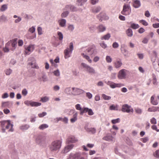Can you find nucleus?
<instances>
[{"mask_svg":"<svg viewBox=\"0 0 159 159\" xmlns=\"http://www.w3.org/2000/svg\"><path fill=\"white\" fill-rule=\"evenodd\" d=\"M48 127V125L46 124H43L41 125L39 127V128L40 130H43L47 128Z\"/></svg>","mask_w":159,"mask_h":159,"instance_id":"nucleus-30","label":"nucleus"},{"mask_svg":"<svg viewBox=\"0 0 159 159\" xmlns=\"http://www.w3.org/2000/svg\"><path fill=\"white\" fill-rule=\"evenodd\" d=\"M148 111L149 112L159 111V107H158L152 106L148 108Z\"/></svg>","mask_w":159,"mask_h":159,"instance_id":"nucleus-19","label":"nucleus"},{"mask_svg":"<svg viewBox=\"0 0 159 159\" xmlns=\"http://www.w3.org/2000/svg\"><path fill=\"white\" fill-rule=\"evenodd\" d=\"M150 122L151 124H156L157 123L156 120L154 118H152L151 119Z\"/></svg>","mask_w":159,"mask_h":159,"instance_id":"nucleus-52","label":"nucleus"},{"mask_svg":"<svg viewBox=\"0 0 159 159\" xmlns=\"http://www.w3.org/2000/svg\"><path fill=\"white\" fill-rule=\"evenodd\" d=\"M57 34L59 37V40H62L63 38V35L62 33L60 32H58Z\"/></svg>","mask_w":159,"mask_h":159,"instance_id":"nucleus-40","label":"nucleus"},{"mask_svg":"<svg viewBox=\"0 0 159 159\" xmlns=\"http://www.w3.org/2000/svg\"><path fill=\"white\" fill-rule=\"evenodd\" d=\"M101 8L100 7H94L92 9V11L94 13H97L100 11Z\"/></svg>","mask_w":159,"mask_h":159,"instance_id":"nucleus-25","label":"nucleus"},{"mask_svg":"<svg viewBox=\"0 0 159 159\" xmlns=\"http://www.w3.org/2000/svg\"><path fill=\"white\" fill-rule=\"evenodd\" d=\"M34 49V45H30L27 48H25V54H29Z\"/></svg>","mask_w":159,"mask_h":159,"instance_id":"nucleus-14","label":"nucleus"},{"mask_svg":"<svg viewBox=\"0 0 159 159\" xmlns=\"http://www.w3.org/2000/svg\"><path fill=\"white\" fill-rule=\"evenodd\" d=\"M1 125L3 130L9 129V131L12 132L13 131V129L12 128L13 125L11 124L10 120L1 121Z\"/></svg>","mask_w":159,"mask_h":159,"instance_id":"nucleus-2","label":"nucleus"},{"mask_svg":"<svg viewBox=\"0 0 159 159\" xmlns=\"http://www.w3.org/2000/svg\"><path fill=\"white\" fill-rule=\"evenodd\" d=\"M59 23L61 27H64L65 26L66 23V20L64 19H62L59 20Z\"/></svg>","mask_w":159,"mask_h":159,"instance_id":"nucleus-23","label":"nucleus"},{"mask_svg":"<svg viewBox=\"0 0 159 159\" xmlns=\"http://www.w3.org/2000/svg\"><path fill=\"white\" fill-rule=\"evenodd\" d=\"M49 100V98L47 97H44L41 98V101L43 102H47Z\"/></svg>","mask_w":159,"mask_h":159,"instance_id":"nucleus-37","label":"nucleus"},{"mask_svg":"<svg viewBox=\"0 0 159 159\" xmlns=\"http://www.w3.org/2000/svg\"><path fill=\"white\" fill-rule=\"evenodd\" d=\"M47 115V113L45 112H43L42 113L39 114L38 116L39 117H42Z\"/></svg>","mask_w":159,"mask_h":159,"instance_id":"nucleus-53","label":"nucleus"},{"mask_svg":"<svg viewBox=\"0 0 159 159\" xmlns=\"http://www.w3.org/2000/svg\"><path fill=\"white\" fill-rule=\"evenodd\" d=\"M112 47L114 48H116L119 47V44L115 42L113 43Z\"/></svg>","mask_w":159,"mask_h":159,"instance_id":"nucleus-58","label":"nucleus"},{"mask_svg":"<svg viewBox=\"0 0 159 159\" xmlns=\"http://www.w3.org/2000/svg\"><path fill=\"white\" fill-rule=\"evenodd\" d=\"M126 34L128 36H132L133 35V31L132 30L130 29H128L126 31Z\"/></svg>","mask_w":159,"mask_h":159,"instance_id":"nucleus-28","label":"nucleus"},{"mask_svg":"<svg viewBox=\"0 0 159 159\" xmlns=\"http://www.w3.org/2000/svg\"><path fill=\"white\" fill-rule=\"evenodd\" d=\"M69 152V150L67 148V147L66 146L64 149L61 151L62 153H66Z\"/></svg>","mask_w":159,"mask_h":159,"instance_id":"nucleus-47","label":"nucleus"},{"mask_svg":"<svg viewBox=\"0 0 159 159\" xmlns=\"http://www.w3.org/2000/svg\"><path fill=\"white\" fill-rule=\"evenodd\" d=\"M53 74L57 76H58L60 75L59 71L58 70L54 71L53 72Z\"/></svg>","mask_w":159,"mask_h":159,"instance_id":"nucleus-49","label":"nucleus"},{"mask_svg":"<svg viewBox=\"0 0 159 159\" xmlns=\"http://www.w3.org/2000/svg\"><path fill=\"white\" fill-rule=\"evenodd\" d=\"M139 22L145 26H147L148 25V23L144 20H140Z\"/></svg>","mask_w":159,"mask_h":159,"instance_id":"nucleus-56","label":"nucleus"},{"mask_svg":"<svg viewBox=\"0 0 159 159\" xmlns=\"http://www.w3.org/2000/svg\"><path fill=\"white\" fill-rule=\"evenodd\" d=\"M107 84L109 85L111 88L113 89L116 87L120 88L124 85V84H116L113 82L109 81L107 82Z\"/></svg>","mask_w":159,"mask_h":159,"instance_id":"nucleus-10","label":"nucleus"},{"mask_svg":"<svg viewBox=\"0 0 159 159\" xmlns=\"http://www.w3.org/2000/svg\"><path fill=\"white\" fill-rule=\"evenodd\" d=\"M35 27L32 26L29 29L28 31L30 33H33L35 32Z\"/></svg>","mask_w":159,"mask_h":159,"instance_id":"nucleus-48","label":"nucleus"},{"mask_svg":"<svg viewBox=\"0 0 159 159\" xmlns=\"http://www.w3.org/2000/svg\"><path fill=\"white\" fill-rule=\"evenodd\" d=\"M85 129L87 132H91L93 134L95 133L96 131L95 129L94 128H85Z\"/></svg>","mask_w":159,"mask_h":159,"instance_id":"nucleus-26","label":"nucleus"},{"mask_svg":"<svg viewBox=\"0 0 159 159\" xmlns=\"http://www.w3.org/2000/svg\"><path fill=\"white\" fill-rule=\"evenodd\" d=\"M113 137H112L111 135H108L106 136H105L103 138L104 140L107 141H112L113 140Z\"/></svg>","mask_w":159,"mask_h":159,"instance_id":"nucleus-22","label":"nucleus"},{"mask_svg":"<svg viewBox=\"0 0 159 159\" xmlns=\"http://www.w3.org/2000/svg\"><path fill=\"white\" fill-rule=\"evenodd\" d=\"M74 145L73 144H70L69 145H68L66 146V147H67V149L69 150V151L71 149L73 148Z\"/></svg>","mask_w":159,"mask_h":159,"instance_id":"nucleus-54","label":"nucleus"},{"mask_svg":"<svg viewBox=\"0 0 159 159\" xmlns=\"http://www.w3.org/2000/svg\"><path fill=\"white\" fill-rule=\"evenodd\" d=\"M12 103L9 102H2V106L3 107H9V106L10 105H12Z\"/></svg>","mask_w":159,"mask_h":159,"instance_id":"nucleus-21","label":"nucleus"},{"mask_svg":"<svg viewBox=\"0 0 159 159\" xmlns=\"http://www.w3.org/2000/svg\"><path fill=\"white\" fill-rule=\"evenodd\" d=\"M77 141V139L73 135L70 136L66 140V142L68 143H74Z\"/></svg>","mask_w":159,"mask_h":159,"instance_id":"nucleus-15","label":"nucleus"},{"mask_svg":"<svg viewBox=\"0 0 159 159\" xmlns=\"http://www.w3.org/2000/svg\"><path fill=\"white\" fill-rule=\"evenodd\" d=\"M88 112V115L90 116H92L94 114L92 110L90 109H89Z\"/></svg>","mask_w":159,"mask_h":159,"instance_id":"nucleus-57","label":"nucleus"},{"mask_svg":"<svg viewBox=\"0 0 159 159\" xmlns=\"http://www.w3.org/2000/svg\"><path fill=\"white\" fill-rule=\"evenodd\" d=\"M7 8V5L6 4H4L2 6L0 10L1 11H5Z\"/></svg>","mask_w":159,"mask_h":159,"instance_id":"nucleus-35","label":"nucleus"},{"mask_svg":"<svg viewBox=\"0 0 159 159\" xmlns=\"http://www.w3.org/2000/svg\"><path fill=\"white\" fill-rule=\"evenodd\" d=\"M89 108L86 107H83L80 112V114L82 115L84 113L88 112Z\"/></svg>","mask_w":159,"mask_h":159,"instance_id":"nucleus-33","label":"nucleus"},{"mask_svg":"<svg viewBox=\"0 0 159 159\" xmlns=\"http://www.w3.org/2000/svg\"><path fill=\"white\" fill-rule=\"evenodd\" d=\"M145 31L144 29L142 28H140L138 30V32L139 33L142 34Z\"/></svg>","mask_w":159,"mask_h":159,"instance_id":"nucleus-64","label":"nucleus"},{"mask_svg":"<svg viewBox=\"0 0 159 159\" xmlns=\"http://www.w3.org/2000/svg\"><path fill=\"white\" fill-rule=\"evenodd\" d=\"M77 113H75L73 115V117L70 119V121L72 123H73L76 121L77 120Z\"/></svg>","mask_w":159,"mask_h":159,"instance_id":"nucleus-32","label":"nucleus"},{"mask_svg":"<svg viewBox=\"0 0 159 159\" xmlns=\"http://www.w3.org/2000/svg\"><path fill=\"white\" fill-rule=\"evenodd\" d=\"M154 156L157 158H159V149L157 150L153 153Z\"/></svg>","mask_w":159,"mask_h":159,"instance_id":"nucleus-42","label":"nucleus"},{"mask_svg":"<svg viewBox=\"0 0 159 159\" xmlns=\"http://www.w3.org/2000/svg\"><path fill=\"white\" fill-rule=\"evenodd\" d=\"M24 103L28 106L30 105L31 107H38L40 106L41 104V103L40 102L28 100L25 101Z\"/></svg>","mask_w":159,"mask_h":159,"instance_id":"nucleus-9","label":"nucleus"},{"mask_svg":"<svg viewBox=\"0 0 159 159\" xmlns=\"http://www.w3.org/2000/svg\"><path fill=\"white\" fill-rule=\"evenodd\" d=\"M159 101V96L157 97H156L155 95H152L151 98V102L153 105H156L158 104Z\"/></svg>","mask_w":159,"mask_h":159,"instance_id":"nucleus-11","label":"nucleus"},{"mask_svg":"<svg viewBox=\"0 0 159 159\" xmlns=\"http://www.w3.org/2000/svg\"><path fill=\"white\" fill-rule=\"evenodd\" d=\"M81 157H82L81 153L80 152H76L74 154L70 153L67 159H80Z\"/></svg>","mask_w":159,"mask_h":159,"instance_id":"nucleus-8","label":"nucleus"},{"mask_svg":"<svg viewBox=\"0 0 159 159\" xmlns=\"http://www.w3.org/2000/svg\"><path fill=\"white\" fill-rule=\"evenodd\" d=\"M97 29L99 32H102L106 30V27L102 25H99L97 27Z\"/></svg>","mask_w":159,"mask_h":159,"instance_id":"nucleus-18","label":"nucleus"},{"mask_svg":"<svg viewBox=\"0 0 159 159\" xmlns=\"http://www.w3.org/2000/svg\"><path fill=\"white\" fill-rule=\"evenodd\" d=\"M131 12V9L130 6L128 5H124L123 9L121 11V13L124 15L127 16Z\"/></svg>","mask_w":159,"mask_h":159,"instance_id":"nucleus-6","label":"nucleus"},{"mask_svg":"<svg viewBox=\"0 0 159 159\" xmlns=\"http://www.w3.org/2000/svg\"><path fill=\"white\" fill-rule=\"evenodd\" d=\"M16 39H14L8 42L6 44L5 48L3 50L5 52H8L9 50L13 51L14 50L16 46Z\"/></svg>","mask_w":159,"mask_h":159,"instance_id":"nucleus-1","label":"nucleus"},{"mask_svg":"<svg viewBox=\"0 0 159 159\" xmlns=\"http://www.w3.org/2000/svg\"><path fill=\"white\" fill-rule=\"evenodd\" d=\"M134 110L137 113L141 114L142 112V110L139 108H135Z\"/></svg>","mask_w":159,"mask_h":159,"instance_id":"nucleus-43","label":"nucleus"},{"mask_svg":"<svg viewBox=\"0 0 159 159\" xmlns=\"http://www.w3.org/2000/svg\"><path fill=\"white\" fill-rule=\"evenodd\" d=\"M69 12L68 11H66L62 13L61 15V16L62 17H66L68 14Z\"/></svg>","mask_w":159,"mask_h":159,"instance_id":"nucleus-50","label":"nucleus"},{"mask_svg":"<svg viewBox=\"0 0 159 159\" xmlns=\"http://www.w3.org/2000/svg\"><path fill=\"white\" fill-rule=\"evenodd\" d=\"M22 93L23 95L25 96L27 93V91L26 89H24L22 90Z\"/></svg>","mask_w":159,"mask_h":159,"instance_id":"nucleus-62","label":"nucleus"},{"mask_svg":"<svg viewBox=\"0 0 159 159\" xmlns=\"http://www.w3.org/2000/svg\"><path fill=\"white\" fill-rule=\"evenodd\" d=\"M141 6V3L139 1L134 0L133 3V7L135 8H138Z\"/></svg>","mask_w":159,"mask_h":159,"instance_id":"nucleus-20","label":"nucleus"},{"mask_svg":"<svg viewBox=\"0 0 159 159\" xmlns=\"http://www.w3.org/2000/svg\"><path fill=\"white\" fill-rule=\"evenodd\" d=\"M125 69H122L119 71L118 75V77L119 79H123L125 78Z\"/></svg>","mask_w":159,"mask_h":159,"instance_id":"nucleus-12","label":"nucleus"},{"mask_svg":"<svg viewBox=\"0 0 159 159\" xmlns=\"http://www.w3.org/2000/svg\"><path fill=\"white\" fill-rule=\"evenodd\" d=\"M120 119L119 118H117L114 120H111V122L113 124H115L120 122Z\"/></svg>","mask_w":159,"mask_h":159,"instance_id":"nucleus-45","label":"nucleus"},{"mask_svg":"<svg viewBox=\"0 0 159 159\" xmlns=\"http://www.w3.org/2000/svg\"><path fill=\"white\" fill-rule=\"evenodd\" d=\"M81 55L83 56V57L84 58H85L88 61L89 63H91L92 62V60L91 59H90L89 57V56L85 55L83 53H81Z\"/></svg>","mask_w":159,"mask_h":159,"instance_id":"nucleus-29","label":"nucleus"},{"mask_svg":"<svg viewBox=\"0 0 159 159\" xmlns=\"http://www.w3.org/2000/svg\"><path fill=\"white\" fill-rule=\"evenodd\" d=\"M111 37V35L110 34H107L101 37V39L103 40H108Z\"/></svg>","mask_w":159,"mask_h":159,"instance_id":"nucleus-27","label":"nucleus"},{"mask_svg":"<svg viewBox=\"0 0 159 159\" xmlns=\"http://www.w3.org/2000/svg\"><path fill=\"white\" fill-rule=\"evenodd\" d=\"M30 65H31L32 66V67L35 68H38V66L37 65L35 62H32L30 64Z\"/></svg>","mask_w":159,"mask_h":159,"instance_id":"nucleus-41","label":"nucleus"},{"mask_svg":"<svg viewBox=\"0 0 159 159\" xmlns=\"http://www.w3.org/2000/svg\"><path fill=\"white\" fill-rule=\"evenodd\" d=\"M11 72L12 70L10 69L7 70L5 72L6 74L7 75H10Z\"/></svg>","mask_w":159,"mask_h":159,"instance_id":"nucleus-59","label":"nucleus"},{"mask_svg":"<svg viewBox=\"0 0 159 159\" xmlns=\"http://www.w3.org/2000/svg\"><path fill=\"white\" fill-rule=\"evenodd\" d=\"M122 65V63L120 59L117 60L114 62V66L115 67L118 68L120 67Z\"/></svg>","mask_w":159,"mask_h":159,"instance_id":"nucleus-17","label":"nucleus"},{"mask_svg":"<svg viewBox=\"0 0 159 159\" xmlns=\"http://www.w3.org/2000/svg\"><path fill=\"white\" fill-rule=\"evenodd\" d=\"M86 96L89 98L90 99L92 97V95L90 93L87 92L86 93Z\"/></svg>","mask_w":159,"mask_h":159,"instance_id":"nucleus-55","label":"nucleus"},{"mask_svg":"<svg viewBox=\"0 0 159 159\" xmlns=\"http://www.w3.org/2000/svg\"><path fill=\"white\" fill-rule=\"evenodd\" d=\"M8 94L7 93H5L2 95V98H8Z\"/></svg>","mask_w":159,"mask_h":159,"instance_id":"nucleus-60","label":"nucleus"},{"mask_svg":"<svg viewBox=\"0 0 159 159\" xmlns=\"http://www.w3.org/2000/svg\"><path fill=\"white\" fill-rule=\"evenodd\" d=\"M61 142L60 140H56L53 142L49 146V149L52 152H54L59 150L61 147Z\"/></svg>","mask_w":159,"mask_h":159,"instance_id":"nucleus-3","label":"nucleus"},{"mask_svg":"<svg viewBox=\"0 0 159 159\" xmlns=\"http://www.w3.org/2000/svg\"><path fill=\"white\" fill-rule=\"evenodd\" d=\"M73 49V43L71 42L70 43L69 48H67L64 51V57L66 59L67 58L70 57V55L72 53Z\"/></svg>","mask_w":159,"mask_h":159,"instance_id":"nucleus-4","label":"nucleus"},{"mask_svg":"<svg viewBox=\"0 0 159 159\" xmlns=\"http://www.w3.org/2000/svg\"><path fill=\"white\" fill-rule=\"evenodd\" d=\"M87 0H77L78 4V5L81 6L83 3L86 2Z\"/></svg>","mask_w":159,"mask_h":159,"instance_id":"nucleus-38","label":"nucleus"},{"mask_svg":"<svg viewBox=\"0 0 159 159\" xmlns=\"http://www.w3.org/2000/svg\"><path fill=\"white\" fill-rule=\"evenodd\" d=\"M75 107L77 110H80V112L81 111L82 108L80 104H77L75 105Z\"/></svg>","mask_w":159,"mask_h":159,"instance_id":"nucleus-51","label":"nucleus"},{"mask_svg":"<svg viewBox=\"0 0 159 159\" xmlns=\"http://www.w3.org/2000/svg\"><path fill=\"white\" fill-rule=\"evenodd\" d=\"M87 52L89 53V54L91 55L93 54L94 49L93 48L90 47L87 49Z\"/></svg>","mask_w":159,"mask_h":159,"instance_id":"nucleus-31","label":"nucleus"},{"mask_svg":"<svg viewBox=\"0 0 159 159\" xmlns=\"http://www.w3.org/2000/svg\"><path fill=\"white\" fill-rule=\"evenodd\" d=\"M29 128V126L28 125H22L20 127V129L22 130L27 129Z\"/></svg>","mask_w":159,"mask_h":159,"instance_id":"nucleus-39","label":"nucleus"},{"mask_svg":"<svg viewBox=\"0 0 159 159\" xmlns=\"http://www.w3.org/2000/svg\"><path fill=\"white\" fill-rule=\"evenodd\" d=\"M102 97L103 99L105 100H109L111 98L110 96H107L104 94H102Z\"/></svg>","mask_w":159,"mask_h":159,"instance_id":"nucleus-34","label":"nucleus"},{"mask_svg":"<svg viewBox=\"0 0 159 159\" xmlns=\"http://www.w3.org/2000/svg\"><path fill=\"white\" fill-rule=\"evenodd\" d=\"M81 66L85 69L86 71L89 73L91 74H94L95 73V71L94 69L93 68L84 63H82Z\"/></svg>","mask_w":159,"mask_h":159,"instance_id":"nucleus-7","label":"nucleus"},{"mask_svg":"<svg viewBox=\"0 0 159 159\" xmlns=\"http://www.w3.org/2000/svg\"><path fill=\"white\" fill-rule=\"evenodd\" d=\"M118 106L117 105H115L114 104H113L110 106L109 109L111 110H113L117 111L118 110Z\"/></svg>","mask_w":159,"mask_h":159,"instance_id":"nucleus-24","label":"nucleus"},{"mask_svg":"<svg viewBox=\"0 0 159 159\" xmlns=\"http://www.w3.org/2000/svg\"><path fill=\"white\" fill-rule=\"evenodd\" d=\"M106 61L108 63H110L112 61V59L111 57L108 56H107L106 58Z\"/></svg>","mask_w":159,"mask_h":159,"instance_id":"nucleus-46","label":"nucleus"},{"mask_svg":"<svg viewBox=\"0 0 159 159\" xmlns=\"http://www.w3.org/2000/svg\"><path fill=\"white\" fill-rule=\"evenodd\" d=\"M37 30L39 35H40L42 34V29L41 27H38Z\"/></svg>","mask_w":159,"mask_h":159,"instance_id":"nucleus-44","label":"nucleus"},{"mask_svg":"<svg viewBox=\"0 0 159 159\" xmlns=\"http://www.w3.org/2000/svg\"><path fill=\"white\" fill-rule=\"evenodd\" d=\"M148 140V139L147 137L142 138L141 139V141L143 143H146Z\"/></svg>","mask_w":159,"mask_h":159,"instance_id":"nucleus-63","label":"nucleus"},{"mask_svg":"<svg viewBox=\"0 0 159 159\" xmlns=\"http://www.w3.org/2000/svg\"><path fill=\"white\" fill-rule=\"evenodd\" d=\"M152 128L157 132H159V129H157V126L156 125H153L151 127Z\"/></svg>","mask_w":159,"mask_h":159,"instance_id":"nucleus-61","label":"nucleus"},{"mask_svg":"<svg viewBox=\"0 0 159 159\" xmlns=\"http://www.w3.org/2000/svg\"><path fill=\"white\" fill-rule=\"evenodd\" d=\"M121 111L123 112L128 113H133L134 110L131 107L127 104H124L122 106Z\"/></svg>","mask_w":159,"mask_h":159,"instance_id":"nucleus-5","label":"nucleus"},{"mask_svg":"<svg viewBox=\"0 0 159 159\" xmlns=\"http://www.w3.org/2000/svg\"><path fill=\"white\" fill-rule=\"evenodd\" d=\"M84 90L77 88H72V92L75 95H78L84 93Z\"/></svg>","mask_w":159,"mask_h":159,"instance_id":"nucleus-13","label":"nucleus"},{"mask_svg":"<svg viewBox=\"0 0 159 159\" xmlns=\"http://www.w3.org/2000/svg\"><path fill=\"white\" fill-rule=\"evenodd\" d=\"M131 27L134 29H136L139 27V25L137 24L132 23L131 25Z\"/></svg>","mask_w":159,"mask_h":159,"instance_id":"nucleus-36","label":"nucleus"},{"mask_svg":"<svg viewBox=\"0 0 159 159\" xmlns=\"http://www.w3.org/2000/svg\"><path fill=\"white\" fill-rule=\"evenodd\" d=\"M46 140V138L45 137L42 136H38L36 139V141L38 143H43Z\"/></svg>","mask_w":159,"mask_h":159,"instance_id":"nucleus-16","label":"nucleus"}]
</instances>
